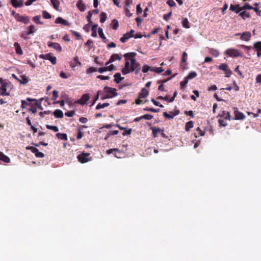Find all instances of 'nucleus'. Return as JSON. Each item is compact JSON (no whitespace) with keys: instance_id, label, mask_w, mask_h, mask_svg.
I'll use <instances>...</instances> for the list:
<instances>
[{"instance_id":"nucleus-1","label":"nucleus","mask_w":261,"mask_h":261,"mask_svg":"<svg viewBox=\"0 0 261 261\" xmlns=\"http://www.w3.org/2000/svg\"><path fill=\"white\" fill-rule=\"evenodd\" d=\"M224 54L228 57L232 58H237L243 56L242 54L241 53L239 50L232 48L226 49L224 52Z\"/></svg>"},{"instance_id":"nucleus-2","label":"nucleus","mask_w":261,"mask_h":261,"mask_svg":"<svg viewBox=\"0 0 261 261\" xmlns=\"http://www.w3.org/2000/svg\"><path fill=\"white\" fill-rule=\"evenodd\" d=\"M130 70L131 72L135 71V74H138L141 69L140 64L137 62L134 58L130 59Z\"/></svg>"},{"instance_id":"nucleus-3","label":"nucleus","mask_w":261,"mask_h":261,"mask_svg":"<svg viewBox=\"0 0 261 261\" xmlns=\"http://www.w3.org/2000/svg\"><path fill=\"white\" fill-rule=\"evenodd\" d=\"M117 89L114 88L106 86L103 88V92L108 95L110 98H113L118 95Z\"/></svg>"},{"instance_id":"nucleus-4","label":"nucleus","mask_w":261,"mask_h":261,"mask_svg":"<svg viewBox=\"0 0 261 261\" xmlns=\"http://www.w3.org/2000/svg\"><path fill=\"white\" fill-rule=\"evenodd\" d=\"M40 58L42 59L50 61L53 65H55L57 63L56 57L55 56H52L50 53H48L44 55H40Z\"/></svg>"},{"instance_id":"nucleus-5","label":"nucleus","mask_w":261,"mask_h":261,"mask_svg":"<svg viewBox=\"0 0 261 261\" xmlns=\"http://www.w3.org/2000/svg\"><path fill=\"white\" fill-rule=\"evenodd\" d=\"M218 68L220 70L224 71L225 73V76L227 77H229L232 73V71L229 69H228V65L226 64H221L218 67Z\"/></svg>"},{"instance_id":"nucleus-6","label":"nucleus","mask_w":261,"mask_h":261,"mask_svg":"<svg viewBox=\"0 0 261 261\" xmlns=\"http://www.w3.org/2000/svg\"><path fill=\"white\" fill-rule=\"evenodd\" d=\"M26 149L31 151L37 158H43L44 156L43 153L40 152L37 148L34 146H27Z\"/></svg>"},{"instance_id":"nucleus-7","label":"nucleus","mask_w":261,"mask_h":261,"mask_svg":"<svg viewBox=\"0 0 261 261\" xmlns=\"http://www.w3.org/2000/svg\"><path fill=\"white\" fill-rule=\"evenodd\" d=\"M15 19L17 21L23 22L24 24H28L30 21V19L28 16L20 15L19 14L16 17Z\"/></svg>"},{"instance_id":"nucleus-8","label":"nucleus","mask_w":261,"mask_h":261,"mask_svg":"<svg viewBox=\"0 0 261 261\" xmlns=\"http://www.w3.org/2000/svg\"><path fill=\"white\" fill-rule=\"evenodd\" d=\"M90 96L88 94H83L80 99L75 101L74 103H78L81 105H84L89 100Z\"/></svg>"},{"instance_id":"nucleus-9","label":"nucleus","mask_w":261,"mask_h":261,"mask_svg":"<svg viewBox=\"0 0 261 261\" xmlns=\"http://www.w3.org/2000/svg\"><path fill=\"white\" fill-rule=\"evenodd\" d=\"M253 49L256 52L258 58L261 57V41H257L253 44Z\"/></svg>"},{"instance_id":"nucleus-10","label":"nucleus","mask_w":261,"mask_h":261,"mask_svg":"<svg viewBox=\"0 0 261 261\" xmlns=\"http://www.w3.org/2000/svg\"><path fill=\"white\" fill-rule=\"evenodd\" d=\"M9 83H5L0 86V95L9 96L10 95V92H7V88L9 87Z\"/></svg>"},{"instance_id":"nucleus-11","label":"nucleus","mask_w":261,"mask_h":261,"mask_svg":"<svg viewBox=\"0 0 261 261\" xmlns=\"http://www.w3.org/2000/svg\"><path fill=\"white\" fill-rule=\"evenodd\" d=\"M234 114L235 116L234 119L236 120H244L245 118L244 114L239 111L237 108H234Z\"/></svg>"},{"instance_id":"nucleus-12","label":"nucleus","mask_w":261,"mask_h":261,"mask_svg":"<svg viewBox=\"0 0 261 261\" xmlns=\"http://www.w3.org/2000/svg\"><path fill=\"white\" fill-rule=\"evenodd\" d=\"M170 113L171 114H168L167 112H165L163 113L164 116L168 119H172L174 118V116L178 115L179 114V111L176 110L175 112L171 111L170 112Z\"/></svg>"},{"instance_id":"nucleus-13","label":"nucleus","mask_w":261,"mask_h":261,"mask_svg":"<svg viewBox=\"0 0 261 261\" xmlns=\"http://www.w3.org/2000/svg\"><path fill=\"white\" fill-rule=\"evenodd\" d=\"M251 34L250 32H244L241 34L240 39L243 41H248L250 40Z\"/></svg>"},{"instance_id":"nucleus-14","label":"nucleus","mask_w":261,"mask_h":261,"mask_svg":"<svg viewBox=\"0 0 261 261\" xmlns=\"http://www.w3.org/2000/svg\"><path fill=\"white\" fill-rule=\"evenodd\" d=\"M122 59V57L117 54H113L109 60L106 63V65L107 66L111 63H112L115 61L116 60H120Z\"/></svg>"},{"instance_id":"nucleus-15","label":"nucleus","mask_w":261,"mask_h":261,"mask_svg":"<svg viewBox=\"0 0 261 261\" xmlns=\"http://www.w3.org/2000/svg\"><path fill=\"white\" fill-rule=\"evenodd\" d=\"M131 72L130 66L129 62L128 61H126L125 63L124 67L122 69V73L123 74L125 75Z\"/></svg>"},{"instance_id":"nucleus-16","label":"nucleus","mask_w":261,"mask_h":261,"mask_svg":"<svg viewBox=\"0 0 261 261\" xmlns=\"http://www.w3.org/2000/svg\"><path fill=\"white\" fill-rule=\"evenodd\" d=\"M48 46L50 47H53L57 51L61 52L62 50L61 46L58 43L53 42L48 44Z\"/></svg>"},{"instance_id":"nucleus-17","label":"nucleus","mask_w":261,"mask_h":261,"mask_svg":"<svg viewBox=\"0 0 261 261\" xmlns=\"http://www.w3.org/2000/svg\"><path fill=\"white\" fill-rule=\"evenodd\" d=\"M55 23H61L64 25L69 26L70 25V23L66 21V20L64 19L61 17H58L56 18L55 20Z\"/></svg>"},{"instance_id":"nucleus-18","label":"nucleus","mask_w":261,"mask_h":261,"mask_svg":"<svg viewBox=\"0 0 261 261\" xmlns=\"http://www.w3.org/2000/svg\"><path fill=\"white\" fill-rule=\"evenodd\" d=\"M29 80V78L28 76L25 75H22L19 76V78L18 79V81H19L21 84L24 85L28 83Z\"/></svg>"},{"instance_id":"nucleus-19","label":"nucleus","mask_w":261,"mask_h":261,"mask_svg":"<svg viewBox=\"0 0 261 261\" xmlns=\"http://www.w3.org/2000/svg\"><path fill=\"white\" fill-rule=\"evenodd\" d=\"M148 90L146 88H143L141 89V92L139 93V98H145L148 96Z\"/></svg>"},{"instance_id":"nucleus-20","label":"nucleus","mask_w":261,"mask_h":261,"mask_svg":"<svg viewBox=\"0 0 261 261\" xmlns=\"http://www.w3.org/2000/svg\"><path fill=\"white\" fill-rule=\"evenodd\" d=\"M240 8H241L240 9H239V10H238L236 11V13H239L241 11L245 10H247V9L252 10L253 9V7H252L251 6H250L248 3H245L243 7H240Z\"/></svg>"},{"instance_id":"nucleus-21","label":"nucleus","mask_w":261,"mask_h":261,"mask_svg":"<svg viewBox=\"0 0 261 261\" xmlns=\"http://www.w3.org/2000/svg\"><path fill=\"white\" fill-rule=\"evenodd\" d=\"M79 161L81 162V163H85L88 162L89 161L91 160V158H87L86 157L84 156L82 154H79L77 157Z\"/></svg>"},{"instance_id":"nucleus-22","label":"nucleus","mask_w":261,"mask_h":261,"mask_svg":"<svg viewBox=\"0 0 261 261\" xmlns=\"http://www.w3.org/2000/svg\"><path fill=\"white\" fill-rule=\"evenodd\" d=\"M76 7L81 11L84 12L85 11L86 6L83 3L82 0H79L76 3Z\"/></svg>"},{"instance_id":"nucleus-23","label":"nucleus","mask_w":261,"mask_h":261,"mask_svg":"<svg viewBox=\"0 0 261 261\" xmlns=\"http://www.w3.org/2000/svg\"><path fill=\"white\" fill-rule=\"evenodd\" d=\"M28 31L25 32L26 35H30L33 34L36 31L35 27L33 25H31L27 28Z\"/></svg>"},{"instance_id":"nucleus-24","label":"nucleus","mask_w":261,"mask_h":261,"mask_svg":"<svg viewBox=\"0 0 261 261\" xmlns=\"http://www.w3.org/2000/svg\"><path fill=\"white\" fill-rule=\"evenodd\" d=\"M14 46L16 54L19 55H22L23 54V51L21 48L20 44L18 42H15L14 44Z\"/></svg>"},{"instance_id":"nucleus-25","label":"nucleus","mask_w":261,"mask_h":261,"mask_svg":"<svg viewBox=\"0 0 261 261\" xmlns=\"http://www.w3.org/2000/svg\"><path fill=\"white\" fill-rule=\"evenodd\" d=\"M0 160L6 163L10 162V158L1 151H0Z\"/></svg>"},{"instance_id":"nucleus-26","label":"nucleus","mask_w":261,"mask_h":261,"mask_svg":"<svg viewBox=\"0 0 261 261\" xmlns=\"http://www.w3.org/2000/svg\"><path fill=\"white\" fill-rule=\"evenodd\" d=\"M114 77H115L114 82L117 84L120 83L124 79V77H121L120 73L119 72L115 73Z\"/></svg>"},{"instance_id":"nucleus-27","label":"nucleus","mask_w":261,"mask_h":261,"mask_svg":"<svg viewBox=\"0 0 261 261\" xmlns=\"http://www.w3.org/2000/svg\"><path fill=\"white\" fill-rule=\"evenodd\" d=\"M53 114L55 117L58 118H62L63 117V112L59 109L56 110L54 112Z\"/></svg>"},{"instance_id":"nucleus-28","label":"nucleus","mask_w":261,"mask_h":261,"mask_svg":"<svg viewBox=\"0 0 261 261\" xmlns=\"http://www.w3.org/2000/svg\"><path fill=\"white\" fill-rule=\"evenodd\" d=\"M151 129L152 130L153 136L155 138L157 137L158 136V134L162 132V129L159 127H151Z\"/></svg>"},{"instance_id":"nucleus-29","label":"nucleus","mask_w":261,"mask_h":261,"mask_svg":"<svg viewBox=\"0 0 261 261\" xmlns=\"http://www.w3.org/2000/svg\"><path fill=\"white\" fill-rule=\"evenodd\" d=\"M130 38H132V35L130 34V33H126L123 35V37H122L120 40L122 42L125 43Z\"/></svg>"},{"instance_id":"nucleus-30","label":"nucleus","mask_w":261,"mask_h":261,"mask_svg":"<svg viewBox=\"0 0 261 261\" xmlns=\"http://www.w3.org/2000/svg\"><path fill=\"white\" fill-rule=\"evenodd\" d=\"M56 137L60 140H67V135L64 133H57L56 134Z\"/></svg>"},{"instance_id":"nucleus-31","label":"nucleus","mask_w":261,"mask_h":261,"mask_svg":"<svg viewBox=\"0 0 261 261\" xmlns=\"http://www.w3.org/2000/svg\"><path fill=\"white\" fill-rule=\"evenodd\" d=\"M53 7L56 10H59L60 2L58 0H50Z\"/></svg>"},{"instance_id":"nucleus-32","label":"nucleus","mask_w":261,"mask_h":261,"mask_svg":"<svg viewBox=\"0 0 261 261\" xmlns=\"http://www.w3.org/2000/svg\"><path fill=\"white\" fill-rule=\"evenodd\" d=\"M204 135V133L203 131H202L199 127H198L196 129V132L195 133V136L196 137H199V136H203Z\"/></svg>"},{"instance_id":"nucleus-33","label":"nucleus","mask_w":261,"mask_h":261,"mask_svg":"<svg viewBox=\"0 0 261 261\" xmlns=\"http://www.w3.org/2000/svg\"><path fill=\"white\" fill-rule=\"evenodd\" d=\"M97 25L95 24L92 25L91 30H92V34L91 36L93 37H97Z\"/></svg>"},{"instance_id":"nucleus-34","label":"nucleus","mask_w":261,"mask_h":261,"mask_svg":"<svg viewBox=\"0 0 261 261\" xmlns=\"http://www.w3.org/2000/svg\"><path fill=\"white\" fill-rule=\"evenodd\" d=\"M193 127V122L192 121H188L186 124L185 130L187 132H188L190 130V128H192Z\"/></svg>"},{"instance_id":"nucleus-35","label":"nucleus","mask_w":261,"mask_h":261,"mask_svg":"<svg viewBox=\"0 0 261 261\" xmlns=\"http://www.w3.org/2000/svg\"><path fill=\"white\" fill-rule=\"evenodd\" d=\"M111 25L114 30H117L119 27L118 21L115 19H113L111 23Z\"/></svg>"},{"instance_id":"nucleus-36","label":"nucleus","mask_w":261,"mask_h":261,"mask_svg":"<svg viewBox=\"0 0 261 261\" xmlns=\"http://www.w3.org/2000/svg\"><path fill=\"white\" fill-rule=\"evenodd\" d=\"M197 75V74L196 72L192 71L190 72L186 77L189 80L195 78Z\"/></svg>"},{"instance_id":"nucleus-37","label":"nucleus","mask_w":261,"mask_h":261,"mask_svg":"<svg viewBox=\"0 0 261 261\" xmlns=\"http://www.w3.org/2000/svg\"><path fill=\"white\" fill-rule=\"evenodd\" d=\"M109 105H110V103L108 102H105L102 104H101L100 103H99L96 106V109L99 110L100 109H103L106 107L109 106Z\"/></svg>"},{"instance_id":"nucleus-38","label":"nucleus","mask_w":261,"mask_h":261,"mask_svg":"<svg viewBox=\"0 0 261 261\" xmlns=\"http://www.w3.org/2000/svg\"><path fill=\"white\" fill-rule=\"evenodd\" d=\"M241 8L240 7V6L239 5L237 4V5H232V4H231L230 6V10L232 11H234L236 12V11L239 10V9H240Z\"/></svg>"},{"instance_id":"nucleus-39","label":"nucleus","mask_w":261,"mask_h":261,"mask_svg":"<svg viewBox=\"0 0 261 261\" xmlns=\"http://www.w3.org/2000/svg\"><path fill=\"white\" fill-rule=\"evenodd\" d=\"M46 127L48 129L53 130L55 132H57L59 131V128L57 126L50 125L48 124H46Z\"/></svg>"},{"instance_id":"nucleus-40","label":"nucleus","mask_w":261,"mask_h":261,"mask_svg":"<svg viewBox=\"0 0 261 261\" xmlns=\"http://www.w3.org/2000/svg\"><path fill=\"white\" fill-rule=\"evenodd\" d=\"M11 4L15 8L21 7V4L18 3V0H11Z\"/></svg>"},{"instance_id":"nucleus-41","label":"nucleus","mask_w":261,"mask_h":261,"mask_svg":"<svg viewBox=\"0 0 261 261\" xmlns=\"http://www.w3.org/2000/svg\"><path fill=\"white\" fill-rule=\"evenodd\" d=\"M164 70L162 67H152L151 71L155 72L157 73H160Z\"/></svg>"},{"instance_id":"nucleus-42","label":"nucleus","mask_w":261,"mask_h":261,"mask_svg":"<svg viewBox=\"0 0 261 261\" xmlns=\"http://www.w3.org/2000/svg\"><path fill=\"white\" fill-rule=\"evenodd\" d=\"M182 26L185 28H189L190 25H189V22L187 18H185L183 19V20L182 21Z\"/></svg>"},{"instance_id":"nucleus-43","label":"nucleus","mask_w":261,"mask_h":261,"mask_svg":"<svg viewBox=\"0 0 261 261\" xmlns=\"http://www.w3.org/2000/svg\"><path fill=\"white\" fill-rule=\"evenodd\" d=\"M107 17V14L105 13H101L100 15V22L101 23H103L106 20Z\"/></svg>"},{"instance_id":"nucleus-44","label":"nucleus","mask_w":261,"mask_h":261,"mask_svg":"<svg viewBox=\"0 0 261 261\" xmlns=\"http://www.w3.org/2000/svg\"><path fill=\"white\" fill-rule=\"evenodd\" d=\"M239 15L244 19H245V18H248L250 17L249 14L246 11H241Z\"/></svg>"},{"instance_id":"nucleus-45","label":"nucleus","mask_w":261,"mask_h":261,"mask_svg":"<svg viewBox=\"0 0 261 261\" xmlns=\"http://www.w3.org/2000/svg\"><path fill=\"white\" fill-rule=\"evenodd\" d=\"M42 16L45 19H49L51 17V15L46 11H43Z\"/></svg>"},{"instance_id":"nucleus-46","label":"nucleus","mask_w":261,"mask_h":261,"mask_svg":"<svg viewBox=\"0 0 261 261\" xmlns=\"http://www.w3.org/2000/svg\"><path fill=\"white\" fill-rule=\"evenodd\" d=\"M27 100L29 102L36 101L35 105L37 107H39L41 105V102L38 101L36 99H33L30 97H28L27 98Z\"/></svg>"},{"instance_id":"nucleus-47","label":"nucleus","mask_w":261,"mask_h":261,"mask_svg":"<svg viewBox=\"0 0 261 261\" xmlns=\"http://www.w3.org/2000/svg\"><path fill=\"white\" fill-rule=\"evenodd\" d=\"M144 110L145 111L155 112V113L159 112L160 111L159 109H155L152 108H146L144 109Z\"/></svg>"},{"instance_id":"nucleus-48","label":"nucleus","mask_w":261,"mask_h":261,"mask_svg":"<svg viewBox=\"0 0 261 261\" xmlns=\"http://www.w3.org/2000/svg\"><path fill=\"white\" fill-rule=\"evenodd\" d=\"M151 68L152 67H150V66H149L147 65H144L143 66V68H142V72L143 73H146L149 70L151 71Z\"/></svg>"},{"instance_id":"nucleus-49","label":"nucleus","mask_w":261,"mask_h":261,"mask_svg":"<svg viewBox=\"0 0 261 261\" xmlns=\"http://www.w3.org/2000/svg\"><path fill=\"white\" fill-rule=\"evenodd\" d=\"M40 16H35L33 18V20L37 24H42L43 23L40 21Z\"/></svg>"},{"instance_id":"nucleus-50","label":"nucleus","mask_w":261,"mask_h":261,"mask_svg":"<svg viewBox=\"0 0 261 261\" xmlns=\"http://www.w3.org/2000/svg\"><path fill=\"white\" fill-rule=\"evenodd\" d=\"M98 32L99 36L100 38H101L103 40L106 39V38L103 33L102 29L101 28H98Z\"/></svg>"},{"instance_id":"nucleus-51","label":"nucleus","mask_w":261,"mask_h":261,"mask_svg":"<svg viewBox=\"0 0 261 261\" xmlns=\"http://www.w3.org/2000/svg\"><path fill=\"white\" fill-rule=\"evenodd\" d=\"M71 32L73 35L76 36V39L79 40L82 38V36L79 32H77L73 31V30H71Z\"/></svg>"},{"instance_id":"nucleus-52","label":"nucleus","mask_w":261,"mask_h":261,"mask_svg":"<svg viewBox=\"0 0 261 261\" xmlns=\"http://www.w3.org/2000/svg\"><path fill=\"white\" fill-rule=\"evenodd\" d=\"M188 83V80L187 79L186 77H185V80L183 81L180 82V88L181 89L184 88L186 86V85Z\"/></svg>"},{"instance_id":"nucleus-53","label":"nucleus","mask_w":261,"mask_h":261,"mask_svg":"<svg viewBox=\"0 0 261 261\" xmlns=\"http://www.w3.org/2000/svg\"><path fill=\"white\" fill-rule=\"evenodd\" d=\"M136 55V54L135 53H126L124 55V57L125 58H132L131 59L133 58Z\"/></svg>"},{"instance_id":"nucleus-54","label":"nucleus","mask_w":261,"mask_h":261,"mask_svg":"<svg viewBox=\"0 0 261 261\" xmlns=\"http://www.w3.org/2000/svg\"><path fill=\"white\" fill-rule=\"evenodd\" d=\"M218 123L219 124L220 126H226L227 125V123L223 120L221 119H218Z\"/></svg>"},{"instance_id":"nucleus-55","label":"nucleus","mask_w":261,"mask_h":261,"mask_svg":"<svg viewBox=\"0 0 261 261\" xmlns=\"http://www.w3.org/2000/svg\"><path fill=\"white\" fill-rule=\"evenodd\" d=\"M75 112L74 111H70L65 113V116L71 117L75 115Z\"/></svg>"},{"instance_id":"nucleus-56","label":"nucleus","mask_w":261,"mask_h":261,"mask_svg":"<svg viewBox=\"0 0 261 261\" xmlns=\"http://www.w3.org/2000/svg\"><path fill=\"white\" fill-rule=\"evenodd\" d=\"M153 116L150 114H145L142 116V118L146 120H150L153 118Z\"/></svg>"},{"instance_id":"nucleus-57","label":"nucleus","mask_w":261,"mask_h":261,"mask_svg":"<svg viewBox=\"0 0 261 261\" xmlns=\"http://www.w3.org/2000/svg\"><path fill=\"white\" fill-rule=\"evenodd\" d=\"M97 71V69L95 67H91L87 69V73H91L92 72H95Z\"/></svg>"},{"instance_id":"nucleus-58","label":"nucleus","mask_w":261,"mask_h":261,"mask_svg":"<svg viewBox=\"0 0 261 261\" xmlns=\"http://www.w3.org/2000/svg\"><path fill=\"white\" fill-rule=\"evenodd\" d=\"M124 13L125 15L128 17H130L132 16V14L130 12L128 8H124Z\"/></svg>"},{"instance_id":"nucleus-59","label":"nucleus","mask_w":261,"mask_h":261,"mask_svg":"<svg viewBox=\"0 0 261 261\" xmlns=\"http://www.w3.org/2000/svg\"><path fill=\"white\" fill-rule=\"evenodd\" d=\"M97 79H99L101 80H110V77L108 76H104L102 75H99L97 76Z\"/></svg>"},{"instance_id":"nucleus-60","label":"nucleus","mask_w":261,"mask_h":261,"mask_svg":"<svg viewBox=\"0 0 261 261\" xmlns=\"http://www.w3.org/2000/svg\"><path fill=\"white\" fill-rule=\"evenodd\" d=\"M187 57H188L187 54L185 51H184L182 53V59H181L182 62L185 63L187 62Z\"/></svg>"},{"instance_id":"nucleus-61","label":"nucleus","mask_w":261,"mask_h":261,"mask_svg":"<svg viewBox=\"0 0 261 261\" xmlns=\"http://www.w3.org/2000/svg\"><path fill=\"white\" fill-rule=\"evenodd\" d=\"M77 130H78V132H77L76 138L77 140H80L83 137V135L82 132L81 131V129L80 128H78Z\"/></svg>"},{"instance_id":"nucleus-62","label":"nucleus","mask_w":261,"mask_h":261,"mask_svg":"<svg viewBox=\"0 0 261 261\" xmlns=\"http://www.w3.org/2000/svg\"><path fill=\"white\" fill-rule=\"evenodd\" d=\"M211 53L215 57H217L219 55V52L217 50L213 48L211 49Z\"/></svg>"},{"instance_id":"nucleus-63","label":"nucleus","mask_w":261,"mask_h":261,"mask_svg":"<svg viewBox=\"0 0 261 261\" xmlns=\"http://www.w3.org/2000/svg\"><path fill=\"white\" fill-rule=\"evenodd\" d=\"M59 92L57 90H54L53 91V99L56 100L58 97Z\"/></svg>"},{"instance_id":"nucleus-64","label":"nucleus","mask_w":261,"mask_h":261,"mask_svg":"<svg viewBox=\"0 0 261 261\" xmlns=\"http://www.w3.org/2000/svg\"><path fill=\"white\" fill-rule=\"evenodd\" d=\"M255 81L256 83L261 84V74H259L256 76Z\"/></svg>"}]
</instances>
